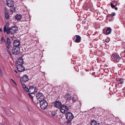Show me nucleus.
I'll use <instances>...</instances> for the list:
<instances>
[{
  "label": "nucleus",
  "instance_id": "1",
  "mask_svg": "<svg viewBox=\"0 0 125 125\" xmlns=\"http://www.w3.org/2000/svg\"><path fill=\"white\" fill-rule=\"evenodd\" d=\"M111 57L112 61L115 62H118L121 59L118 54L115 53L112 54Z\"/></svg>",
  "mask_w": 125,
  "mask_h": 125
},
{
  "label": "nucleus",
  "instance_id": "2",
  "mask_svg": "<svg viewBox=\"0 0 125 125\" xmlns=\"http://www.w3.org/2000/svg\"><path fill=\"white\" fill-rule=\"evenodd\" d=\"M40 104L41 108L43 109H46L48 105L47 102L44 100L41 101Z\"/></svg>",
  "mask_w": 125,
  "mask_h": 125
},
{
  "label": "nucleus",
  "instance_id": "3",
  "mask_svg": "<svg viewBox=\"0 0 125 125\" xmlns=\"http://www.w3.org/2000/svg\"><path fill=\"white\" fill-rule=\"evenodd\" d=\"M59 109L60 112L63 114L65 113L67 111V110L68 109L67 106L63 104L62 105Z\"/></svg>",
  "mask_w": 125,
  "mask_h": 125
},
{
  "label": "nucleus",
  "instance_id": "4",
  "mask_svg": "<svg viewBox=\"0 0 125 125\" xmlns=\"http://www.w3.org/2000/svg\"><path fill=\"white\" fill-rule=\"evenodd\" d=\"M36 97L37 99L40 102L44 100L45 98L44 95L41 93H39L38 94H37Z\"/></svg>",
  "mask_w": 125,
  "mask_h": 125
},
{
  "label": "nucleus",
  "instance_id": "5",
  "mask_svg": "<svg viewBox=\"0 0 125 125\" xmlns=\"http://www.w3.org/2000/svg\"><path fill=\"white\" fill-rule=\"evenodd\" d=\"M20 79L21 84L22 82H25L29 80L28 77L26 74L24 75L21 78H20Z\"/></svg>",
  "mask_w": 125,
  "mask_h": 125
},
{
  "label": "nucleus",
  "instance_id": "6",
  "mask_svg": "<svg viewBox=\"0 0 125 125\" xmlns=\"http://www.w3.org/2000/svg\"><path fill=\"white\" fill-rule=\"evenodd\" d=\"M29 92L31 94L33 93H35L37 91V89L36 87H34L33 86H31L29 89Z\"/></svg>",
  "mask_w": 125,
  "mask_h": 125
},
{
  "label": "nucleus",
  "instance_id": "7",
  "mask_svg": "<svg viewBox=\"0 0 125 125\" xmlns=\"http://www.w3.org/2000/svg\"><path fill=\"white\" fill-rule=\"evenodd\" d=\"M12 52L13 54L17 55L20 52V48L19 47L13 48L12 50Z\"/></svg>",
  "mask_w": 125,
  "mask_h": 125
},
{
  "label": "nucleus",
  "instance_id": "8",
  "mask_svg": "<svg viewBox=\"0 0 125 125\" xmlns=\"http://www.w3.org/2000/svg\"><path fill=\"white\" fill-rule=\"evenodd\" d=\"M66 118L67 120H72L74 118V116L72 113L68 112L66 115Z\"/></svg>",
  "mask_w": 125,
  "mask_h": 125
},
{
  "label": "nucleus",
  "instance_id": "9",
  "mask_svg": "<svg viewBox=\"0 0 125 125\" xmlns=\"http://www.w3.org/2000/svg\"><path fill=\"white\" fill-rule=\"evenodd\" d=\"M17 68L19 72H23L25 70V68L22 64H18L17 66Z\"/></svg>",
  "mask_w": 125,
  "mask_h": 125
},
{
  "label": "nucleus",
  "instance_id": "10",
  "mask_svg": "<svg viewBox=\"0 0 125 125\" xmlns=\"http://www.w3.org/2000/svg\"><path fill=\"white\" fill-rule=\"evenodd\" d=\"M14 4V2L13 0H7V5L9 7H13Z\"/></svg>",
  "mask_w": 125,
  "mask_h": 125
},
{
  "label": "nucleus",
  "instance_id": "11",
  "mask_svg": "<svg viewBox=\"0 0 125 125\" xmlns=\"http://www.w3.org/2000/svg\"><path fill=\"white\" fill-rule=\"evenodd\" d=\"M53 104L55 107L59 108L62 104L61 102L59 101H56L54 102Z\"/></svg>",
  "mask_w": 125,
  "mask_h": 125
},
{
  "label": "nucleus",
  "instance_id": "12",
  "mask_svg": "<svg viewBox=\"0 0 125 125\" xmlns=\"http://www.w3.org/2000/svg\"><path fill=\"white\" fill-rule=\"evenodd\" d=\"M13 46L15 47H19L20 44V41L18 40H17L13 43Z\"/></svg>",
  "mask_w": 125,
  "mask_h": 125
},
{
  "label": "nucleus",
  "instance_id": "13",
  "mask_svg": "<svg viewBox=\"0 0 125 125\" xmlns=\"http://www.w3.org/2000/svg\"><path fill=\"white\" fill-rule=\"evenodd\" d=\"M76 38L74 40V41L77 43H79L80 42L81 40V38L80 36L78 35H76Z\"/></svg>",
  "mask_w": 125,
  "mask_h": 125
},
{
  "label": "nucleus",
  "instance_id": "14",
  "mask_svg": "<svg viewBox=\"0 0 125 125\" xmlns=\"http://www.w3.org/2000/svg\"><path fill=\"white\" fill-rule=\"evenodd\" d=\"M7 42L8 46H7V47L8 49L9 48H10V40L9 38H7Z\"/></svg>",
  "mask_w": 125,
  "mask_h": 125
},
{
  "label": "nucleus",
  "instance_id": "15",
  "mask_svg": "<svg viewBox=\"0 0 125 125\" xmlns=\"http://www.w3.org/2000/svg\"><path fill=\"white\" fill-rule=\"evenodd\" d=\"M91 125H99V123H97L96 121L93 120L91 121Z\"/></svg>",
  "mask_w": 125,
  "mask_h": 125
},
{
  "label": "nucleus",
  "instance_id": "16",
  "mask_svg": "<svg viewBox=\"0 0 125 125\" xmlns=\"http://www.w3.org/2000/svg\"><path fill=\"white\" fill-rule=\"evenodd\" d=\"M22 18V15L20 14H17L15 16V19L17 20H21Z\"/></svg>",
  "mask_w": 125,
  "mask_h": 125
},
{
  "label": "nucleus",
  "instance_id": "17",
  "mask_svg": "<svg viewBox=\"0 0 125 125\" xmlns=\"http://www.w3.org/2000/svg\"><path fill=\"white\" fill-rule=\"evenodd\" d=\"M112 29L110 27H108L106 30V34L107 35L110 33L111 32Z\"/></svg>",
  "mask_w": 125,
  "mask_h": 125
},
{
  "label": "nucleus",
  "instance_id": "18",
  "mask_svg": "<svg viewBox=\"0 0 125 125\" xmlns=\"http://www.w3.org/2000/svg\"><path fill=\"white\" fill-rule=\"evenodd\" d=\"M34 93H33V94H31L29 93L28 94L30 97L31 98L32 100H33V97H35Z\"/></svg>",
  "mask_w": 125,
  "mask_h": 125
},
{
  "label": "nucleus",
  "instance_id": "19",
  "mask_svg": "<svg viewBox=\"0 0 125 125\" xmlns=\"http://www.w3.org/2000/svg\"><path fill=\"white\" fill-rule=\"evenodd\" d=\"M65 98L67 100H69L71 99V96L68 94L66 95H65Z\"/></svg>",
  "mask_w": 125,
  "mask_h": 125
},
{
  "label": "nucleus",
  "instance_id": "20",
  "mask_svg": "<svg viewBox=\"0 0 125 125\" xmlns=\"http://www.w3.org/2000/svg\"><path fill=\"white\" fill-rule=\"evenodd\" d=\"M6 33L7 34H9L11 33L10 29V28H9L8 27L7 28Z\"/></svg>",
  "mask_w": 125,
  "mask_h": 125
},
{
  "label": "nucleus",
  "instance_id": "21",
  "mask_svg": "<svg viewBox=\"0 0 125 125\" xmlns=\"http://www.w3.org/2000/svg\"><path fill=\"white\" fill-rule=\"evenodd\" d=\"M19 62L21 63H22L23 62V61L22 58L21 57L19 58L18 60Z\"/></svg>",
  "mask_w": 125,
  "mask_h": 125
},
{
  "label": "nucleus",
  "instance_id": "22",
  "mask_svg": "<svg viewBox=\"0 0 125 125\" xmlns=\"http://www.w3.org/2000/svg\"><path fill=\"white\" fill-rule=\"evenodd\" d=\"M5 17L6 19H9V14L8 13H5Z\"/></svg>",
  "mask_w": 125,
  "mask_h": 125
},
{
  "label": "nucleus",
  "instance_id": "23",
  "mask_svg": "<svg viewBox=\"0 0 125 125\" xmlns=\"http://www.w3.org/2000/svg\"><path fill=\"white\" fill-rule=\"evenodd\" d=\"M10 29L11 33L12 34H14L15 33V31L13 30L12 29V28H10Z\"/></svg>",
  "mask_w": 125,
  "mask_h": 125
},
{
  "label": "nucleus",
  "instance_id": "24",
  "mask_svg": "<svg viewBox=\"0 0 125 125\" xmlns=\"http://www.w3.org/2000/svg\"><path fill=\"white\" fill-rule=\"evenodd\" d=\"M11 28H12V29L14 31H15V32H16V31H17V28L16 27H15L14 26H13Z\"/></svg>",
  "mask_w": 125,
  "mask_h": 125
},
{
  "label": "nucleus",
  "instance_id": "25",
  "mask_svg": "<svg viewBox=\"0 0 125 125\" xmlns=\"http://www.w3.org/2000/svg\"><path fill=\"white\" fill-rule=\"evenodd\" d=\"M72 120H68L67 121H66V123L68 125H70L71 124V121Z\"/></svg>",
  "mask_w": 125,
  "mask_h": 125
},
{
  "label": "nucleus",
  "instance_id": "26",
  "mask_svg": "<svg viewBox=\"0 0 125 125\" xmlns=\"http://www.w3.org/2000/svg\"><path fill=\"white\" fill-rule=\"evenodd\" d=\"M23 89L26 92H29V89L27 87Z\"/></svg>",
  "mask_w": 125,
  "mask_h": 125
},
{
  "label": "nucleus",
  "instance_id": "27",
  "mask_svg": "<svg viewBox=\"0 0 125 125\" xmlns=\"http://www.w3.org/2000/svg\"><path fill=\"white\" fill-rule=\"evenodd\" d=\"M55 112H52L51 113V115L53 117H54L55 116Z\"/></svg>",
  "mask_w": 125,
  "mask_h": 125
},
{
  "label": "nucleus",
  "instance_id": "28",
  "mask_svg": "<svg viewBox=\"0 0 125 125\" xmlns=\"http://www.w3.org/2000/svg\"><path fill=\"white\" fill-rule=\"evenodd\" d=\"M120 82L121 83H124V81L122 79H120Z\"/></svg>",
  "mask_w": 125,
  "mask_h": 125
},
{
  "label": "nucleus",
  "instance_id": "29",
  "mask_svg": "<svg viewBox=\"0 0 125 125\" xmlns=\"http://www.w3.org/2000/svg\"><path fill=\"white\" fill-rule=\"evenodd\" d=\"M115 14H116L114 12H113L111 13V15L112 16H114L115 15Z\"/></svg>",
  "mask_w": 125,
  "mask_h": 125
},
{
  "label": "nucleus",
  "instance_id": "30",
  "mask_svg": "<svg viewBox=\"0 0 125 125\" xmlns=\"http://www.w3.org/2000/svg\"><path fill=\"white\" fill-rule=\"evenodd\" d=\"M4 11H5V13H8L7 10V9L6 8H5L4 9Z\"/></svg>",
  "mask_w": 125,
  "mask_h": 125
},
{
  "label": "nucleus",
  "instance_id": "31",
  "mask_svg": "<svg viewBox=\"0 0 125 125\" xmlns=\"http://www.w3.org/2000/svg\"><path fill=\"white\" fill-rule=\"evenodd\" d=\"M72 100L73 102H74L76 100L75 99L74 97H73L72 98Z\"/></svg>",
  "mask_w": 125,
  "mask_h": 125
},
{
  "label": "nucleus",
  "instance_id": "32",
  "mask_svg": "<svg viewBox=\"0 0 125 125\" xmlns=\"http://www.w3.org/2000/svg\"><path fill=\"white\" fill-rule=\"evenodd\" d=\"M21 84L22 85V87L23 89H24L26 87L25 85L24 84L22 83V84Z\"/></svg>",
  "mask_w": 125,
  "mask_h": 125
},
{
  "label": "nucleus",
  "instance_id": "33",
  "mask_svg": "<svg viewBox=\"0 0 125 125\" xmlns=\"http://www.w3.org/2000/svg\"><path fill=\"white\" fill-rule=\"evenodd\" d=\"M111 7L113 8H114L115 7V5H113V4L112 3H111Z\"/></svg>",
  "mask_w": 125,
  "mask_h": 125
},
{
  "label": "nucleus",
  "instance_id": "34",
  "mask_svg": "<svg viewBox=\"0 0 125 125\" xmlns=\"http://www.w3.org/2000/svg\"><path fill=\"white\" fill-rule=\"evenodd\" d=\"M3 31L4 32L6 31V27L5 26H4V27L3 29Z\"/></svg>",
  "mask_w": 125,
  "mask_h": 125
},
{
  "label": "nucleus",
  "instance_id": "35",
  "mask_svg": "<svg viewBox=\"0 0 125 125\" xmlns=\"http://www.w3.org/2000/svg\"><path fill=\"white\" fill-rule=\"evenodd\" d=\"M2 73L1 69H0V75L1 76L2 75Z\"/></svg>",
  "mask_w": 125,
  "mask_h": 125
},
{
  "label": "nucleus",
  "instance_id": "36",
  "mask_svg": "<svg viewBox=\"0 0 125 125\" xmlns=\"http://www.w3.org/2000/svg\"><path fill=\"white\" fill-rule=\"evenodd\" d=\"M1 40L2 41L4 40V41L5 42V40L4 39L3 37H2L1 38Z\"/></svg>",
  "mask_w": 125,
  "mask_h": 125
},
{
  "label": "nucleus",
  "instance_id": "37",
  "mask_svg": "<svg viewBox=\"0 0 125 125\" xmlns=\"http://www.w3.org/2000/svg\"><path fill=\"white\" fill-rule=\"evenodd\" d=\"M11 80L15 84H16V85H17L16 84V83H15V82L12 79H11Z\"/></svg>",
  "mask_w": 125,
  "mask_h": 125
},
{
  "label": "nucleus",
  "instance_id": "38",
  "mask_svg": "<svg viewBox=\"0 0 125 125\" xmlns=\"http://www.w3.org/2000/svg\"><path fill=\"white\" fill-rule=\"evenodd\" d=\"M118 8L117 7H115V10H117Z\"/></svg>",
  "mask_w": 125,
  "mask_h": 125
},
{
  "label": "nucleus",
  "instance_id": "39",
  "mask_svg": "<svg viewBox=\"0 0 125 125\" xmlns=\"http://www.w3.org/2000/svg\"><path fill=\"white\" fill-rule=\"evenodd\" d=\"M15 71L16 73H17V72L16 70H15Z\"/></svg>",
  "mask_w": 125,
  "mask_h": 125
},
{
  "label": "nucleus",
  "instance_id": "40",
  "mask_svg": "<svg viewBox=\"0 0 125 125\" xmlns=\"http://www.w3.org/2000/svg\"><path fill=\"white\" fill-rule=\"evenodd\" d=\"M0 31H2V30L1 29H0Z\"/></svg>",
  "mask_w": 125,
  "mask_h": 125
},
{
  "label": "nucleus",
  "instance_id": "41",
  "mask_svg": "<svg viewBox=\"0 0 125 125\" xmlns=\"http://www.w3.org/2000/svg\"><path fill=\"white\" fill-rule=\"evenodd\" d=\"M0 125H4L3 124H1Z\"/></svg>",
  "mask_w": 125,
  "mask_h": 125
},
{
  "label": "nucleus",
  "instance_id": "42",
  "mask_svg": "<svg viewBox=\"0 0 125 125\" xmlns=\"http://www.w3.org/2000/svg\"><path fill=\"white\" fill-rule=\"evenodd\" d=\"M19 125H21V123H19Z\"/></svg>",
  "mask_w": 125,
  "mask_h": 125
},
{
  "label": "nucleus",
  "instance_id": "43",
  "mask_svg": "<svg viewBox=\"0 0 125 125\" xmlns=\"http://www.w3.org/2000/svg\"><path fill=\"white\" fill-rule=\"evenodd\" d=\"M106 40H106L105 41H106L107 42H108V41H106Z\"/></svg>",
  "mask_w": 125,
  "mask_h": 125
}]
</instances>
